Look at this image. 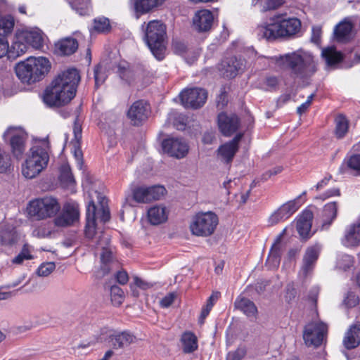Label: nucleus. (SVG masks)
<instances>
[{"label": "nucleus", "instance_id": "obj_55", "mask_svg": "<svg viewBox=\"0 0 360 360\" xmlns=\"http://www.w3.org/2000/svg\"><path fill=\"white\" fill-rule=\"evenodd\" d=\"M347 166L360 174V155H352L347 161Z\"/></svg>", "mask_w": 360, "mask_h": 360}, {"label": "nucleus", "instance_id": "obj_14", "mask_svg": "<svg viewBox=\"0 0 360 360\" xmlns=\"http://www.w3.org/2000/svg\"><path fill=\"white\" fill-rule=\"evenodd\" d=\"M150 113V105L144 100H139L132 103L127 111V117L134 126L141 125Z\"/></svg>", "mask_w": 360, "mask_h": 360}, {"label": "nucleus", "instance_id": "obj_19", "mask_svg": "<svg viewBox=\"0 0 360 360\" xmlns=\"http://www.w3.org/2000/svg\"><path fill=\"white\" fill-rule=\"evenodd\" d=\"M86 217L96 221L106 222L110 220V213L108 204H88Z\"/></svg>", "mask_w": 360, "mask_h": 360}, {"label": "nucleus", "instance_id": "obj_41", "mask_svg": "<svg viewBox=\"0 0 360 360\" xmlns=\"http://www.w3.org/2000/svg\"><path fill=\"white\" fill-rule=\"evenodd\" d=\"M322 57L329 65H335L342 60V55L334 48H327L322 51Z\"/></svg>", "mask_w": 360, "mask_h": 360}, {"label": "nucleus", "instance_id": "obj_24", "mask_svg": "<svg viewBox=\"0 0 360 360\" xmlns=\"http://www.w3.org/2000/svg\"><path fill=\"white\" fill-rule=\"evenodd\" d=\"M77 40L72 37L60 39L55 44L56 51L61 56L73 54L78 49Z\"/></svg>", "mask_w": 360, "mask_h": 360}, {"label": "nucleus", "instance_id": "obj_16", "mask_svg": "<svg viewBox=\"0 0 360 360\" xmlns=\"http://www.w3.org/2000/svg\"><path fill=\"white\" fill-rule=\"evenodd\" d=\"M244 67L242 60L233 56L222 60L219 65V70L224 77L231 79L235 77L240 71H243Z\"/></svg>", "mask_w": 360, "mask_h": 360}, {"label": "nucleus", "instance_id": "obj_49", "mask_svg": "<svg viewBox=\"0 0 360 360\" xmlns=\"http://www.w3.org/2000/svg\"><path fill=\"white\" fill-rule=\"evenodd\" d=\"M219 295H220V293L219 292H214L209 297V299L207 302L206 306L202 309V311H201V314H200V317L201 322H202V321L209 314L210 310L212 309L213 305L214 304V302L219 297Z\"/></svg>", "mask_w": 360, "mask_h": 360}, {"label": "nucleus", "instance_id": "obj_32", "mask_svg": "<svg viewBox=\"0 0 360 360\" xmlns=\"http://www.w3.org/2000/svg\"><path fill=\"white\" fill-rule=\"evenodd\" d=\"M338 207L336 204H326L322 211V226L323 230L329 228L337 216Z\"/></svg>", "mask_w": 360, "mask_h": 360}, {"label": "nucleus", "instance_id": "obj_47", "mask_svg": "<svg viewBox=\"0 0 360 360\" xmlns=\"http://www.w3.org/2000/svg\"><path fill=\"white\" fill-rule=\"evenodd\" d=\"M16 240V233L13 229H6L0 230V243L11 245Z\"/></svg>", "mask_w": 360, "mask_h": 360}, {"label": "nucleus", "instance_id": "obj_31", "mask_svg": "<svg viewBox=\"0 0 360 360\" xmlns=\"http://www.w3.org/2000/svg\"><path fill=\"white\" fill-rule=\"evenodd\" d=\"M181 343L184 352L187 354L195 352L198 347L197 337L190 331H186L182 334Z\"/></svg>", "mask_w": 360, "mask_h": 360}, {"label": "nucleus", "instance_id": "obj_8", "mask_svg": "<svg viewBox=\"0 0 360 360\" xmlns=\"http://www.w3.org/2000/svg\"><path fill=\"white\" fill-rule=\"evenodd\" d=\"M218 224L219 218L214 212H199L191 218L189 230L195 236L208 237L215 232Z\"/></svg>", "mask_w": 360, "mask_h": 360}, {"label": "nucleus", "instance_id": "obj_21", "mask_svg": "<svg viewBox=\"0 0 360 360\" xmlns=\"http://www.w3.org/2000/svg\"><path fill=\"white\" fill-rule=\"evenodd\" d=\"M313 213L309 210H305L297 218V231L302 238H309L312 236L311 231Z\"/></svg>", "mask_w": 360, "mask_h": 360}, {"label": "nucleus", "instance_id": "obj_18", "mask_svg": "<svg viewBox=\"0 0 360 360\" xmlns=\"http://www.w3.org/2000/svg\"><path fill=\"white\" fill-rule=\"evenodd\" d=\"M342 243L347 248L360 246V216L346 228Z\"/></svg>", "mask_w": 360, "mask_h": 360}, {"label": "nucleus", "instance_id": "obj_6", "mask_svg": "<svg viewBox=\"0 0 360 360\" xmlns=\"http://www.w3.org/2000/svg\"><path fill=\"white\" fill-rule=\"evenodd\" d=\"M50 68V63L46 58L30 57L16 65L15 72L22 83L31 84L41 80Z\"/></svg>", "mask_w": 360, "mask_h": 360}, {"label": "nucleus", "instance_id": "obj_63", "mask_svg": "<svg viewBox=\"0 0 360 360\" xmlns=\"http://www.w3.org/2000/svg\"><path fill=\"white\" fill-rule=\"evenodd\" d=\"M134 283L139 288L144 289V290L151 287V285L150 283L144 281L143 280H142L141 278H139L138 277L134 278Z\"/></svg>", "mask_w": 360, "mask_h": 360}, {"label": "nucleus", "instance_id": "obj_28", "mask_svg": "<svg viewBox=\"0 0 360 360\" xmlns=\"http://www.w3.org/2000/svg\"><path fill=\"white\" fill-rule=\"evenodd\" d=\"M22 36L21 32L15 34L14 41L10 49L9 59H15L25 53L30 48L26 40L20 39Z\"/></svg>", "mask_w": 360, "mask_h": 360}, {"label": "nucleus", "instance_id": "obj_15", "mask_svg": "<svg viewBox=\"0 0 360 360\" xmlns=\"http://www.w3.org/2000/svg\"><path fill=\"white\" fill-rule=\"evenodd\" d=\"M163 150L170 156L178 159L183 158L188 152V146L181 139L169 138L162 143Z\"/></svg>", "mask_w": 360, "mask_h": 360}, {"label": "nucleus", "instance_id": "obj_2", "mask_svg": "<svg viewBox=\"0 0 360 360\" xmlns=\"http://www.w3.org/2000/svg\"><path fill=\"white\" fill-rule=\"evenodd\" d=\"M26 211L30 217L37 220L56 215L54 224L58 227L75 225L79 220L80 212L77 204H27Z\"/></svg>", "mask_w": 360, "mask_h": 360}, {"label": "nucleus", "instance_id": "obj_60", "mask_svg": "<svg viewBox=\"0 0 360 360\" xmlns=\"http://www.w3.org/2000/svg\"><path fill=\"white\" fill-rule=\"evenodd\" d=\"M321 28L319 26L312 27L311 41L319 44L321 40Z\"/></svg>", "mask_w": 360, "mask_h": 360}, {"label": "nucleus", "instance_id": "obj_30", "mask_svg": "<svg viewBox=\"0 0 360 360\" xmlns=\"http://www.w3.org/2000/svg\"><path fill=\"white\" fill-rule=\"evenodd\" d=\"M165 0H135L134 8L138 14H144L155 10Z\"/></svg>", "mask_w": 360, "mask_h": 360}, {"label": "nucleus", "instance_id": "obj_45", "mask_svg": "<svg viewBox=\"0 0 360 360\" xmlns=\"http://www.w3.org/2000/svg\"><path fill=\"white\" fill-rule=\"evenodd\" d=\"M93 30L98 33H107L111 30L110 21L107 18L101 17L94 20Z\"/></svg>", "mask_w": 360, "mask_h": 360}, {"label": "nucleus", "instance_id": "obj_3", "mask_svg": "<svg viewBox=\"0 0 360 360\" xmlns=\"http://www.w3.org/2000/svg\"><path fill=\"white\" fill-rule=\"evenodd\" d=\"M302 22L295 17H286V15H276L270 22L257 27L258 35L268 41L277 39L291 38L300 32Z\"/></svg>", "mask_w": 360, "mask_h": 360}, {"label": "nucleus", "instance_id": "obj_33", "mask_svg": "<svg viewBox=\"0 0 360 360\" xmlns=\"http://www.w3.org/2000/svg\"><path fill=\"white\" fill-rule=\"evenodd\" d=\"M110 244V236L107 233H102L97 243V248H101L102 252L101 254V260L102 263L106 264L109 262L112 258V250L108 246Z\"/></svg>", "mask_w": 360, "mask_h": 360}, {"label": "nucleus", "instance_id": "obj_53", "mask_svg": "<svg viewBox=\"0 0 360 360\" xmlns=\"http://www.w3.org/2000/svg\"><path fill=\"white\" fill-rule=\"evenodd\" d=\"M105 75L102 71V67L100 65H98L94 68V79H95V84L98 87L99 85L102 84L105 79Z\"/></svg>", "mask_w": 360, "mask_h": 360}, {"label": "nucleus", "instance_id": "obj_1", "mask_svg": "<svg viewBox=\"0 0 360 360\" xmlns=\"http://www.w3.org/2000/svg\"><path fill=\"white\" fill-rule=\"evenodd\" d=\"M79 81L80 75L77 69H68L58 74L46 89L44 102L50 106L68 103L75 96Z\"/></svg>", "mask_w": 360, "mask_h": 360}, {"label": "nucleus", "instance_id": "obj_48", "mask_svg": "<svg viewBox=\"0 0 360 360\" xmlns=\"http://www.w3.org/2000/svg\"><path fill=\"white\" fill-rule=\"evenodd\" d=\"M103 232H96V223L95 220L86 218V224L85 226V235L89 238H96L97 239L96 243L99 240V238L102 236Z\"/></svg>", "mask_w": 360, "mask_h": 360}, {"label": "nucleus", "instance_id": "obj_17", "mask_svg": "<svg viewBox=\"0 0 360 360\" xmlns=\"http://www.w3.org/2000/svg\"><path fill=\"white\" fill-rule=\"evenodd\" d=\"M218 126L220 131L225 136H230L235 133L240 126L237 115L221 112L218 115Z\"/></svg>", "mask_w": 360, "mask_h": 360}, {"label": "nucleus", "instance_id": "obj_26", "mask_svg": "<svg viewBox=\"0 0 360 360\" xmlns=\"http://www.w3.org/2000/svg\"><path fill=\"white\" fill-rule=\"evenodd\" d=\"M299 208L298 204H282L280 207L270 217L272 224H276L281 220L290 217Z\"/></svg>", "mask_w": 360, "mask_h": 360}, {"label": "nucleus", "instance_id": "obj_9", "mask_svg": "<svg viewBox=\"0 0 360 360\" xmlns=\"http://www.w3.org/2000/svg\"><path fill=\"white\" fill-rule=\"evenodd\" d=\"M328 331L327 325L323 322L308 323L304 330L303 339L307 346L317 347L324 341Z\"/></svg>", "mask_w": 360, "mask_h": 360}, {"label": "nucleus", "instance_id": "obj_12", "mask_svg": "<svg viewBox=\"0 0 360 360\" xmlns=\"http://www.w3.org/2000/svg\"><path fill=\"white\" fill-rule=\"evenodd\" d=\"M321 250V246L318 243L309 246L306 249L298 274L300 278L305 280L312 274Z\"/></svg>", "mask_w": 360, "mask_h": 360}, {"label": "nucleus", "instance_id": "obj_58", "mask_svg": "<svg viewBox=\"0 0 360 360\" xmlns=\"http://www.w3.org/2000/svg\"><path fill=\"white\" fill-rule=\"evenodd\" d=\"M10 49L8 42L5 38H0V58L8 56L9 58Z\"/></svg>", "mask_w": 360, "mask_h": 360}, {"label": "nucleus", "instance_id": "obj_61", "mask_svg": "<svg viewBox=\"0 0 360 360\" xmlns=\"http://www.w3.org/2000/svg\"><path fill=\"white\" fill-rule=\"evenodd\" d=\"M58 199L51 195H45L43 198H38L30 200L29 202H58Z\"/></svg>", "mask_w": 360, "mask_h": 360}, {"label": "nucleus", "instance_id": "obj_27", "mask_svg": "<svg viewBox=\"0 0 360 360\" xmlns=\"http://www.w3.org/2000/svg\"><path fill=\"white\" fill-rule=\"evenodd\" d=\"M59 181L63 188L74 193L76 181L68 164H63L60 167Z\"/></svg>", "mask_w": 360, "mask_h": 360}, {"label": "nucleus", "instance_id": "obj_39", "mask_svg": "<svg viewBox=\"0 0 360 360\" xmlns=\"http://www.w3.org/2000/svg\"><path fill=\"white\" fill-rule=\"evenodd\" d=\"M68 3L81 15L89 14L91 10V0H68Z\"/></svg>", "mask_w": 360, "mask_h": 360}, {"label": "nucleus", "instance_id": "obj_44", "mask_svg": "<svg viewBox=\"0 0 360 360\" xmlns=\"http://www.w3.org/2000/svg\"><path fill=\"white\" fill-rule=\"evenodd\" d=\"M15 22L13 17L8 15L1 18L0 20V37L5 38L11 34Z\"/></svg>", "mask_w": 360, "mask_h": 360}, {"label": "nucleus", "instance_id": "obj_37", "mask_svg": "<svg viewBox=\"0 0 360 360\" xmlns=\"http://www.w3.org/2000/svg\"><path fill=\"white\" fill-rule=\"evenodd\" d=\"M23 37L20 39H25L29 46L39 49L43 45V37L40 32L38 31H21Z\"/></svg>", "mask_w": 360, "mask_h": 360}, {"label": "nucleus", "instance_id": "obj_40", "mask_svg": "<svg viewBox=\"0 0 360 360\" xmlns=\"http://www.w3.org/2000/svg\"><path fill=\"white\" fill-rule=\"evenodd\" d=\"M354 263V259L352 256L347 254H338L336 261V268L341 271L350 269Z\"/></svg>", "mask_w": 360, "mask_h": 360}, {"label": "nucleus", "instance_id": "obj_22", "mask_svg": "<svg viewBox=\"0 0 360 360\" xmlns=\"http://www.w3.org/2000/svg\"><path fill=\"white\" fill-rule=\"evenodd\" d=\"M169 211L165 204H155L148 210L147 216L153 225L165 223L168 219Z\"/></svg>", "mask_w": 360, "mask_h": 360}, {"label": "nucleus", "instance_id": "obj_54", "mask_svg": "<svg viewBox=\"0 0 360 360\" xmlns=\"http://www.w3.org/2000/svg\"><path fill=\"white\" fill-rule=\"evenodd\" d=\"M172 49L175 53L182 55L186 53L187 46L184 41L175 39L172 41Z\"/></svg>", "mask_w": 360, "mask_h": 360}, {"label": "nucleus", "instance_id": "obj_7", "mask_svg": "<svg viewBox=\"0 0 360 360\" xmlns=\"http://www.w3.org/2000/svg\"><path fill=\"white\" fill-rule=\"evenodd\" d=\"M143 39L153 56L159 60L165 57L166 50V26L160 20H150L142 25Z\"/></svg>", "mask_w": 360, "mask_h": 360}, {"label": "nucleus", "instance_id": "obj_11", "mask_svg": "<svg viewBox=\"0 0 360 360\" xmlns=\"http://www.w3.org/2000/svg\"><path fill=\"white\" fill-rule=\"evenodd\" d=\"M182 105L186 108L197 109L202 107L207 98V92L202 88L184 89L179 95Z\"/></svg>", "mask_w": 360, "mask_h": 360}, {"label": "nucleus", "instance_id": "obj_34", "mask_svg": "<svg viewBox=\"0 0 360 360\" xmlns=\"http://www.w3.org/2000/svg\"><path fill=\"white\" fill-rule=\"evenodd\" d=\"M236 308L243 311L248 317H255L257 314V308L253 302L245 297L238 298L236 300Z\"/></svg>", "mask_w": 360, "mask_h": 360}, {"label": "nucleus", "instance_id": "obj_62", "mask_svg": "<svg viewBox=\"0 0 360 360\" xmlns=\"http://www.w3.org/2000/svg\"><path fill=\"white\" fill-rule=\"evenodd\" d=\"M116 279L119 283L124 285L128 282V274L124 271H118L116 274Z\"/></svg>", "mask_w": 360, "mask_h": 360}, {"label": "nucleus", "instance_id": "obj_25", "mask_svg": "<svg viewBox=\"0 0 360 360\" xmlns=\"http://www.w3.org/2000/svg\"><path fill=\"white\" fill-rule=\"evenodd\" d=\"M360 344V322L352 325L343 339L344 346L348 349H353Z\"/></svg>", "mask_w": 360, "mask_h": 360}, {"label": "nucleus", "instance_id": "obj_59", "mask_svg": "<svg viewBox=\"0 0 360 360\" xmlns=\"http://www.w3.org/2000/svg\"><path fill=\"white\" fill-rule=\"evenodd\" d=\"M176 294L174 292H170L161 300L160 305L164 308H167L174 302Z\"/></svg>", "mask_w": 360, "mask_h": 360}, {"label": "nucleus", "instance_id": "obj_46", "mask_svg": "<svg viewBox=\"0 0 360 360\" xmlns=\"http://www.w3.org/2000/svg\"><path fill=\"white\" fill-rule=\"evenodd\" d=\"M12 164L10 155L0 148V173L6 174L11 170Z\"/></svg>", "mask_w": 360, "mask_h": 360}, {"label": "nucleus", "instance_id": "obj_64", "mask_svg": "<svg viewBox=\"0 0 360 360\" xmlns=\"http://www.w3.org/2000/svg\"><path fill=\"white\" fill-rule=\"evenodd\" d=\"M20 253L25 257L26 260L32 259L33 258L31 255V248L29 245L25 244L22 248Z\"/></svg>", "mask_w": 360, "mask_h": 360}, {"label": "nucleus", "instance_id": "obj_36", "mask_svg": "<svg viewBox=\"0 0 360 360\" xmlns=\"http://www.w3.org/2000/svg\"><path fill=\"white\" fill-rule=\"evenodd\" d=\"M284 4V0H252L251 6L261 12L275 10Z\"/></svg>", "mask_w": 360, "mask_h": 360}, {"label": "nucleus", "instance_id": "obj_43", "mask_svg": "<svg viewBox=\"0 0 360 360\" xmlns=\"http://www.w3.org/2000/svg\"><path fill=\"white\" fill-rule=\"evenodd\" d=\"M238 149L235 146H231L229 143H226L218 149L219 154L223 158V160L229 163L232 161L235 154Z\"/></svg>", "mask_w": 360, "mask_h": 360}, {"label": "nucleus", "instance_id": "obj_20", "mask_svg": "<svg viewBox=\"0 0 360 360\" xmlns=\"http://www.w3.org/2000/svg\"><path fill=\"white\" fill-rule=\"evenodd\" d=\"M213 21L212 13L208 10L198 11L193 19V26L198 32L208 31L212 27Z\"/></svg>", "mask_w": 360, "mask_h": 360}, {"label": "nucleus", "instance_id": "obj_4", "mask_svg": "<svg viewBox=\"0 0 360 360\" xmlns=\"http://www.w3.org/2000/svg\"><path fill=\"white\" fill-rule=\"evenodd\" d=\"M278 62L283 68L290 70L292 75L301 79L310 78L317 70L313 56L304 51L281 56Z\"/></svg>", "mask_w": 360, "mask_h": 360}, {"label": "nucleus", "instance_id": "obj_5", "mask_svg": "<svg viewBox=\"0 0 360 360\" xmlns=\"http://www.w3.org/2000/svg\"><path fill=\"white\" fill-rule=\"evenodd\" d=\"M49 143L43 139L30 149L25 162L22 165V175L27 179L36 177L45 169L49 160Z\"/></svg>", "mask_w": 360, "mask_h": 360}, {"label": "nucleus", "instance_id": "obj_57", "mask_svg": "<svg viewBox=\"0 0 360 360\" xmlns=\"http://www.w3.org/2000/svg\"><path fill=\"white\" fill-rule=\"evenodd\" d=\"M340 190L338 188H332L328 191H327L326 193H323L322 195H319V197H316V200H328L330 199V198L340 195Z\"/></svg>", "mask_w": 360, "mask_h": 360}, {"label": "nucleus", "instance_id": "obj_51", "mask_svg": "<svg viewBox=\"0 0 360 360\" xmlns=\"http://www.w3.org/2000/svg\"><path fill=\"white\" fill-rule=\"evenodd\" d=\"M56 268V264L53 262H46L39 266L37 269V274L39 276H48L51 274Z\"/></svg>", "mask_w": 360, "mask_h": 360}, {"label": "nucleus", "instance_id": "obj_10", "mask_svg": "<svg viewBox=\"0 0 360 360\" xmlns=\"http://www.w3.org/2000/svg\"><path fill=\"white\" fill-rule=\"evenodd\" d=\"M82 186L85 191L84 198L86 202H106L109 201L105 194V189L98 181L87 174L82 182Z\"/></svg>", "mask_w": 360, "mask_h": 360}, {"label": "nucleus", "instance_id": "obj_23", "mask_svg": "<svg viewBox=\"0 0 360 360\" xmlns=\"http://www.w3.org/2000/svg\"><path fill=\"white\" fill-rule=\"evenodd\" d=\"M283 233H281L274 243L269 253L266 264L271 269H274L278 267L281 262V255L282 252L281 238Z\"/></svg>", "mask_w": 360, "mask_h": 360}, {"label": "nucleus", "instance_id": "obj_35", "mask_svg": "<svg viewBox=\"0 0 360 360\" xmlns=\"http://www.w3.org/2000/svg\"><path fill=\"white\" fill-rule=\"evenodd\" d=\"M25 137L22 134H13L11 138V150L16 158H20L25 150Z\"/></svg>", "mask_w": 360, "mask_h": 360}, {"label": "nucleus", "instance_id": "obj_38", "mask_svg": "<svg viewBox=\"0 0 360 360\" xmlns=\"http://www.w3.org/2000/svg\"><path fill=\"white\" fill-rule=\"evenodd\" d=\"M352 30V25L350 22L342 21L336 25L334 33L338 41L346 40Z\"/></svg>", "mask_w": 360, "mask_h": 360}, {"label": "nucleus", "instance_id": "obj_42", "mask_svg": "<svg viewBox=\"0 0 360 360\" xmlns=\"http://www.w3.org/2000/svg\"><path fill=\"white\" fill-rule=\"evenodd\" d=\"M335 135L337 138H343L348 131L349 124L346 117L342 115H339L335 118Z\"/></svg>", "mask_w": 360, "mask_h": 360}, {"label": "nucleus", "instance_id": "obj_56", "mask_svg": "<svg viewBox=\"0 0 360 360\" xmlns=\"http://www.w3.org/2000/svg\"><path fill=\"white\" fill-rule=\"evenodd\" d=\"M345 304L348 307H353L359 303V298L354 292H348L344 300Z\"/></svg>", "mask_w": 360, "mask_h": 360}, {"label": "nucleus", "instance_id": "obj_52", "mask_svg": "<svg viewBox=\"0 0 360 360\" xmlns=\"http://www.w3.org/2000/svg\"><path fill=\"white\" fill-rule=\"evenodd\" d=\"M246 354V349L244 347H238L236 351L228 354L226 360H241Z\"/></svg>", "mask_w": 360, "mask_h": 360}, {"label": "nucleus", "instance_id": "obj_50", "mask_svg": "<svg viewBox=\"0 0 360 360\" xmlns=\"http://www.w3.org/2000/svg\"><path fill=\"white\" fill-rule=\"evenodd\" d=\"M111 301L114 305L121 304L124 300V292L118 286L113 285L110 289Z\"/></svg>", "mask_w": 360, "mask_h": 360}, {"label": "nucleus", "instance_id": "obj_29", "mask_svg": "<svg viewBox=\"0 0 360 360\" xmlns=\"http://www.w3.org/2000/svg\"><path fill=\"white\" fill-rule=\"evenodd\" d=\"M110 341L114 349H121L135 342L136 337L129 333L122 332L112 335Z\"/></svg>", "mask_w": 360, "mask_h": 360}, {"label": "nucleus", "instance_id": "obj_13", "mask_svg": "<svg viewBox=\"0 0 360 360\" xmlns=\"http://www.w3.org/2000/svg\"><path fill=\"white\" fill-rule=\"evenodd\" d=\"M132 193L133 199L136 202H147L162 200L167 191L164 186L157 185L150 187H137Z\"/></svg>", "mask_w": 360, "mask_h": 360}]
</instances>
